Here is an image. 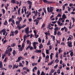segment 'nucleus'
<instances>
[{"label":"nucleus","mask_w":75,"mask_h":75,"mask_svg":"<svg viewBox=\"0 0 75 75\" xmlns=\"http://www.w3.org/2000/svg\"><path fill=\"white\" fill-rule=\"evenodd\" d=\"M25 32L27 36L26 35H25L23 36V42H25V40H26L25 39L27 38V37H28V27L27 28H25Z\"/></svg>","instance_id":"f257e3e1"},{"label":"nucleus","mask_w":75,"mask_h":75,"mask_svg":"<svg viewBox=\"0 0 75 75\" xmlns=\"http://www.w3.org/2000/svg\"><path fill=\"white\" fill-rule=\"evenodd\" d=\"M53 9H54V8H53V7H50V11L49 10H50V8L49 7H47V11L48 12H49V13H51V12L52 14L53 15L55 14V13H52V11H53Z\"/></svg>","instance_id":"f03ea898"},{"label":"nucleus","mask_w":75,"mask_h":75,"mask_svg":"<svg viewBox=\"0 0 75 75\" xmlns=\"http://www.w3.org/2000/svg\"><path fill=\"white\" fill-rule=\"evenodd\" d=\"M11 51H12V48H10L8 50H6L5 52L6 54H8V56L10 57V55H11L10 52H11Z\"/></svg>","instance_id":"7ed1b4c3"},{"label":"nucleus","mask_w":75,"mask_h":75,"mask_svg":"<svg viewBox=\"0 0 75 75\" xmlns=\"http://www.w3.org/2000/svg\"><path fill=\"white\" fill-rule=\"evenodd\" d=\"M33 44L34 50H36L37 49V45L36 44H38V42H34L33 43Z\"/></svg>","instance_id":"20e7f679"},{"label":"nucleus","mask_w":75,"mask_h":75,"mask_svg":"<svg viewBox=\"0 0 75 75\" xmlns=\"http://www.w3.org/2000/svg\"><path fill=\"white\" fill-rule=\"evenodd\" d=\"M28 3L29 4V9H31L32 7V4H33V3H32V2L31 1H28Z\"/></svg>","instance_id":"39448f33"},{"label":"nucleus","mask_w":75,"mask_h":75,"mask_svg":"<svg viewBox=\"0 0 75 75\" xmlns=\"http://www.w3.org/2000/svg\"><path fill=\"white\" fill-rule=\"evenodd\" d=\"M23 57L20 56V57H19L18 58V59L16 61V62H20V60H21V59H23Z\"/></svg>","instance_id":"423d86ee"},{"label":"nucleus","mask_w":75,"mask_h":75,"mask_svg":"<svg viewBox=\"0 0 75 75\" xmlns=\"http://www.w3.org/2000/svg\"><path fill=\"white\" fill-rule=\"evenodd\" d=\"M67 45L69 47H70V48L72 47V42H69V43Z\"/></svg>","instance_id":"0eeeda50"},{"label":"nucleus","mask_w":75,"mask_h":75,"mask_svg":"<svg viewBox=\"0 0 75 75\" xmlns=\"http://www.w3.org/2000/svg\"><path fill=\"white\" fill-rule=\"evenodd\" d=\"M70 36L71 37H69V38L67 39V41H69V40H71L73 38V36L72 35H70Z\"/></svg>","instance_id":"6e6552de"},{"label":"nucleus","mask_w":75,"mask_h":75,"mask_svg":"<svg viewBox=\"0 0 75 75\" xmlns=\"http://www.w3.org/2000/svg\"><path fill=\"white\" fill-rule=\"evenodd\" d=\"M12 23H11V25L13 27H14V25H13V24H15V21H14V20L12 19Z\"/></svg>","instance_id":"1a4fd4ad"},{"label":"nucleus","mask_w":75,"mask_h":75,"mask_svg":"<svg viewBox=\"0 0 75 75\" xmlns=\"http://www.w3.org/2000/svg\"><path fill=\"white\" fill-rule=\"evenodd\" d=\"M13 67L12 68V69H15V68L17 69V68H18V66H17L16 64H15L14 65H13Z\"/></svg>","instance_id":"9d476101"},{"label":"nucleus","mask_w":75,"mask_h":75,"mask_svg":"<svg viewBox=\"0 0 75 75\" xmlns=\"http://www.w3.org/2000/svg\"><path fill=\"white\" fill-rule=\"evenodd\" d=\"M18 28V30H20L22 28L21 26H20V25H17V28Z\"/></svg>","instance_id":"9b49d317"},{"label":"nucleus","mask_w":75,"mask_h":75,"mask_svg":"<svg viewBox=\"0 0 75 75\" xmlns=\"http://www.w3.org/2000/svg\"><path fill=\"white\" fill-rule=\"evenodd\" d=\"M23 71H25H25H27V72H28V69L26 67L23 68Z\"/></svg>","instance_id":"f8f14e48"},{"label":"nucleus","mask_w":75,"mask_h":75,"mask_svg":"<svg viewBox=\"0 0 75 75\" xmlns=\"http://www.w3.org/2000/svg\"><path fill=\"white\" fill-rule=\"evenodd\" d=\"M49 58H50V56L48 55H47L45 57V60H47V61H49L48 59H49Z\"/></svg>","instance_id":"ddd939ff"},{"label":"nucleus","mask_w":75,"mask_h":75,"mask_svg":"<svg viewBox=\"0 0 75 75\" xmlns=\"http://www.w3.org/2000/svg\"><path fill=\"white\" fill-rule=\"evenodd\" d=\"M34 22H35L36 21V25H38V19H35L34 21Z\"/></svg>","instance_id":"4468645a"},{"label":"nucleus","mask_w":75,"mask_h":75,"mask_svg":"<svg viewBox=\"0 0 75 75\" xmlns=\"http://www.w3.org/2000/svg\"><path fill=\"white\" fill-rule=\"evenodd\" d=\"M62 49L61 48H59V50H58L59 51V54H60L61 52H63V50H61Z\"/></svg>","instance_id":"2eb2a0df"},{"label":"nucleus","mask_w":75,"mask_h":75,"mask_svg":"<svg viewBox=\"0 0 75 75\" xmlns=\"http://www.w3.org/2000/svg\"><path fill=\"white\" fill-rule=\"evenodd\" d=\"M23 8H24L25 14H26V12L27 11V8H26V6H23Z\"/></svg>","instance_id":"dca6fc26"},{"label":"nucleus","mask_w":75,"mask_h":75,"mask_svg":"<svg viewBox=\"0 0 75 75\" xmlns=\"http://www.w3.org/2000/svg\"><path fill=\"white\" fill-rule=\"evenodd\" d=\"M7 24H8V23H7V21L6 20L5 21V22L4 23V25H7Z\"/></svg>","instance_id":"f3484780"},{"label":"nucleus","mask_w":75,"mask_h":75,"mask_svg":"<svg viewBox=\"0 0 75 75\" xmlns=\"http://www.w3.org/2000/svg\"><path fill=\"white\" fill-rule=\"evenodd\" d=\"M16 51L15 50H13V51L12 52V54H13V55H14V56H15V55H16Z\"/></svg>","instance_id":"a211bd4d"},{"label":"nucleus","mask_w":75,"mask_h":75,"mask_svg":"<svg viewBox=\"0 0 75 75\" xmlns=\"http://www.w3.org/2000/svg\"><path fill=\"white\" fill-rule=\"evenodd\" d=\"M62 18H64V19H65L66 18H67V17L66 16V15H65V14H63L62 16Z\"/></svg>","instance_id":"6ab92c4d"},{"label":"nucleus","mask_w":75,"mask_h":75,"mask_svg":"<svg viewBox=\"0 0 75 75\" xmlns=\"http://www.w3.org/2000/svg\"><path fill=\"white\" fill-rule=\"evenodd\" d=\"M29 48L30 50H34V48H33V47L31 46H28V48Z\"/></svg>","instance_id":"aec40b11"},{"label":"nucleus","mask_w":75,"mask_h":75,"mask_svg":"<svg viewBox=\"0 0 75 75\" xmlns=\"http://www.w3.org/2000/svg\"><path fill=\"white\" fill-rule=\"evenodd\" d=\"M23 48L24 47H21L19 48V51H22L23 50Z\"/></svg>","instance_id":"412c9836"},{"label":"nucleus","mask_w":75,"mask_h":75,"mask_svg":"<svg viewBox=\"0 0 75 75\" xmlns=\"http://www.w3.org/2000/svg\"><path fill=\"white\" fill-rule=\"evenodd\" d=\"M18 33V30H16L15 31L14 34H15L16 35H17Z\"/></svg>","instance_id":"4be33fe9"},{"label":"nucleus","mask_w":75,"mask_h":75,"mask_svg":"<svg viewBox=\"0 0 75 75\" xmlns=\"http://www.w3.org/2000/svg\"><path fill=\"white\" fill-rule=\"evenodd\" d=\"M61 34H62V33H60V31H58L57 33V35H58V36H59V35H61Z\"/></svg>","instance_id":"5701e85b"},{"label":"nucleus","mask_w":75,"mask_h":75,"mask_svg":"<svg viewBox=\"0 0 75 75\" xmlns=\"http://www.w3.org/2000/svg\"><path fill=\"white\" fill-rule=\"evenodd\" d=\"M16 25H18V24L20 23V22L19 21H16Z\"/></svg>","instance_id":"b1692460"},{"label":"nucleus","mask_w":75,"mask_h":75,"mask_svg":"<svg viewBox=\"0 0 75 75\" xmlns=\"http://www.w3.org/2000/svg\"><path fill=\"white\" fill-rule=\"evenodd\" d=\"M40 49H41V48H43V47H42V44H41L40 46H39Z\"/></svg>","instance_id":"393cba45"},{"label":"nucleus","mask_w":75,"mask_h":75,"mask_svg":"<svg viewBox=\"0 0 75 75\" xmlns=\"http://www.w3.org/2000/svg\"><path fill=\"white\" fill-rule=\"evenodd\" d=\"M43 11L44 12V13H45V14H47V11H46V9H45V8H43Z\"/></svg>","instance_id":"a878e982"},{"label":"nucleus","mask_w":75,"mask_h":75,"mask_svg":"<svg viewBox=\"0 0 75 75\" xmlns=\"http://www.w3.org/2000/svg\"><path fill=\"white\" fill-rule=\"evenodd\" d=\"M62 16L60 13H58V15L56 16V17H61Z\"/></svg>","instance_id":"bb28decb"},{"label":"nucleus","mask_w":75,"mask_h":75,"mask_svg":"<svg viewBox=\"0 0 75 75\" xmlns=\"http://www.w3.org/2000/svg\"><path fill=\"white\" fill-rule=\"evenodd\" d=\"M45 23H43L42 25V27H41V28L42 29L44 27H45Z\"/></svg>","instance_id":"cd10ccee"},{"label":"nucleus","mask_w":75,"mask_h":75,"mask_svg":"<svg viewBox=\"0 0 75 75\" xmlns=\"http://www.w3.org/2000/svg\"><path fill=\"white\" fill-rule=\"evenodd\" d=\"M51 44V41L49 40L47 43V45H50Z\"/></svg>","instance_id":"c85d7f7f"},{"label":"nucleus","mask_w":75,"mask_h":75,"mask_svg":"<svg viewBox=\"0 0 75 75\" xmlns=\"http://www.w3.org/2000/svg\"><path fill=\"white\" fill-rule=\"evenodd\" d=\"M70 55L71 57H73V55H74V52H71L70 54Z\"/></svg>","instance_id":"c756f323"},{"label":"nucleus","mask_w":75,"mask_h":75,"mask_svg":"<svg viewBox=\"0 0 75 75\" xmlns=\"http://www.w3.org/2000/svg\"><path fill=\"white\" fill-rule=\"evenodd\" d=\"M52 55H53V53H51V54L50 55V57L51 59H52Z\"/></svg>","instance_id":"7c9ffc66"},{"label":"nucleus","mask_w":75,"mask_h":75,"mask_svg":"<svg viewBox=\"0 0 75 75\" xmlns=\"http://www.w3.org/2000/svg\"><path fill=\"white\" fill-rule=\"evenodd\" d=\"M59 60H58V59H56V60H55L54 62H56L57 64V63H58V62H59Z\"/></svg>","instance_id":"2f4dec72"},{"label":"nucleus","mask_w":75,"mask_h":75,"mask_svg":"<svg viewBox=\"0 0 75 75\" xmlns=\"http://www.w3.org/2000/svg\"><path fill=\"white\" fill-rule=\"evenodd\" d=\"M54 72H55V69H52L50 73H51L52 74V73H54Z\"/></svg>","instance_id":"473e14b6"},{"label":"nucleus","mask_w":75,"mask_h":75,"mask_svg":"<svg viewBox=\"0 0 75 75\" xmlns=\"http://www.w3.org/2000/svg\"><path fill=\"white\" fill-rule=\"evenodd\" d=\"M41 57H40L39 59L38 60V62H40V61H41Z\"/></svg>","instance_id":"72a5a7b5"},{"label":"nucleus","mask_w":75,"mask_h":75,"mask_svg":"<svg viewBox=\"0 0 75 75\" xmlns=\"http://www.w3.org/2000/svg\"><path fill=\"white\" fill-rule=\"evenodd\" d=\"M19 67H24V66L23 65L22 63H19Z\"/></svg>","instance_id":"f704fd0d"},{"label":"nucleus","mask_w":75,"mask_h":75,"mask_svg":"<svg viewBox=\"0 0 75 75\" xmlns=\"http://www.w3.org/2000/svg\"><path fill=\"white\" fill-rule=\"evenodd\" d=\"M61 72V71H60V70L59 69H58L57 70V73L58 74H59Z\"/></svg>","instance_id":"c9c22d12"},{"label":"nucleus","mask_w":75,"mask_h":75,"mask_svg":"<svg viewBox=\"0 0 75 75\" xmlns=\"http://www.w3.org/2000/svg\"><path fill=\"white\" fill-rule=\"evenodd\" d=\"M65 6H64V5H63V7H62V11H64L65 10Z\"/></svg>","instance_id":"e433bc0d"},{"label":"nucleus","mask_w":75,"mask_h":75,"mask_svg":"<svg viewBox=\"0 0 75 75\" xmlns=\"http://www.w3.org/2000/svg\"><path fill=\"white\" fill-rule=\"evenodd\" d=\"M43 2L44 3H47V4H48V1L47 0H44L43 1Z\"/></svg>","instance_id":"4c0bfd02"},{"label":"nucleus","mask_w":75,"mask_h":75,"mask_svg":"<svg viewBox=\"0 0 75 75\" xmlns=\"http://www.w3.org/2000/svg\"><path fill=\"white\" fill-rule=\"evenodd\" d=\"M55 2L54 1H49L48 2V4H51L52 3H55Z\"/></svg>","instance_id":"58836bf2"},{"label":"nucleus","mask_w":75,"mask_h":75,"mask_svg":"<svg viewBox=\"0 0 75 75\" xmlns=\"http://www.w3.org/2000/svg\"><path fill=\"white\" fill-rule=\"evenodd\" d=\"M64 28L65 30V32H67L68 31V29H67V28L65 27V26H64Z\"/></svg>","instance_id":"ea45409f"},{"label":"nucleus","mask_w":75,"mask_h":75,"mask_svg":"<svg viewBox=\"0 0 75 75\" xmlns=\"http://www.w3.org/2000/svg\"><path fill=\"white\" fill-rule=\"evenodd\" d=\"M57 30H58V27H56L54 29V31H57Z\"/></svg>","instance_id":"a19ab883"},{"label":"nucleus","mask_w":75,"mask_h":75,"mask_svg":"<svg viewBox=\"0 0 75 75\" xmlns=\"http://www.w3.org/2000/svg\"><path fill=\"white\" fill-rule=\"evenodd\" d=\"M21 20H22V18L21 17H20L19 19V21L20 22V21H21Z\"/></svg>","instance_id":"79ce46f5"},{"label":"nucleus","mask_w":75,"mask_h":75,"mask_svg":"<svg viewBox=\"0 0 75 75\" xmlns=\"http://www.w3.org/2000/svg\"><path fill=\"white\" fill-rule=\"evenodd\" d=\"M11 3H13V4H14V3H16V1H14V0H12L11 1Z\"/></svg>","instance_id":"37998d69"},{"label":"nucleus","mask_w":75,"mask_h":75,"mask_svg":"<svg viewBox=\"0 0 75 75\" xmlns=\"http://www.w3.org/2000/svg\"><path fill=\"white\" fill-rule=\"evenodd\" d=\"M38 17H40L41 16V13L40 12H38Z\"/></svg>","instance_id":"c03bdc74"},{"label":"nucleus","mask_w":75,"mask_h":75,"mask_svg":"<svg viewBox=\"0 0 75 75\" xmlns=\"http://www.w3.org/2000/svg\"><path fill=\"white\" fill-rule=\"evenodd\" d=\"M42 54L43 55V57H45V53L43 52V53H42Z\"/></svg>","instance_id":"a18cd8bd"},{"label":"nucleus","mask_w":75,"mask_h":75,"mask_svg":"<svg viewBox=\"0 0 75 75\" xmlns=\"http://www.w3.org/2000/svg\"><path fill=\"white\" fill-rule=\"evenodd\" d=\"M12 35V37H14V34L10 33L9 35L10 37H11V36Z\"/></svg>","instance_id":"49530a36"},{"label":"nucleus","mask_w":75,"mask_h":75,"mask_svg":"<svg viewBox=\"0 0 75 75\" xmlns=\"http://www.w3.org/2000/svg\"><path fill=\"white\" fill-rule=\"evenodd\" d=\"M39 42H41V39H40V38H39V40H38Z\"/></svg>","instance_id":"de8ad7c7"},{"label":"nucleus","mask_w":75,"mask_h":75,"mask_svg":"<svg viewBox=\"0 0 75 75\" xmlns=\"http://www.w3.org/2000/svg\"><path fill=\"white\" fill-rule=\"evenodd\" d=\"M37 74L38 75H39L40 74V71L39 70H38V71Z\"/></svg>","instance_id":"09e8293b"},{"label":"nucleus","mask_w":75,"mask_h":75,"mask_svg":"<svg viewBox=\"0 0 75 75\" xmlns=\"http://www.w3.org/2000/svg\"><path fill=\"white\" fill-rule=\"evenodd\" d=\"M58 53H57L56 54L55 57L58 58Z\"/></svg>","instance_id":"8fccbe9b"},{"label":"nucleus","mask_w":75,"mask_h":75,"mask_svg":"<svg viewBox=\"0 0 75 75\" xmlns=\"http://www.w3.org/2000/svg\"><path fill=\"white\" fill-rule=\"evenodd\" d=\"M2 10L3 11V14H5V10H4V9H2Z\"/></svg>","instance_id":"3c124183"},{"label":"nucleus","mask_w":75,"mask_h":75,"mask_svg":"<svg viewBox=\"0 0 75 75\" xmlns=\"http://www.w3.org/2000/svg\"><path fill=\"white\" fill-rule=\"evenodd\" d=\"M12 21V19L11 18H10L9 19L8 21L9 22V23H10V22H11Z\"/></svg>","instance_id":"603ef678"},{"label":"nucleus","mask_w":75,"mask_h":75,"mask_svg":"<svg viewBox=\"0 0 75 75\" xmlns=\"http://www.w3.org/2000/svg\"><path fill=\"white\" fill-rule=\"evenodd\" d=\"M57 67L58 64H57L55 66H54V68H55V69H57Z\"/></svg>","instance_id":"864d4df0"},{"label":"nucleus","mask_w":75,"mask_h":75,"mask_svg":"<svg viewBox=\"0 0 75 75\" xmlns=\"http://www.w3.org/2000/svg\"><path fill=\"white\" fill-rule=\"evenodd\" d=\"M46 53L47 54H49V50H46Z\"/></svg>","instance_id":"5fc2aeb1"},{"label":"nucleus","mask_w":75,"mask_h":75,"mask_svg":"<svg viewBox=\"0 0 75 75\" xmlns=\"http://www.w3.org/2000/svg\"><path fill=\"white\" fill-rule=\"evenodd\" d=\"M12 67H13V66L12 65H10L8 66L9 68H11Z\"/></svg>","instance_id":"6e6d98bb"},{"label":"nucleus","mask_w":75,"mask_h":75,"mask_svg":"<svg viewBox=\"0 0 75 75\" xmlns=\"http://www.w3.org/2000/svg\"><path fill=\"white\" fill-rule=\"evenodd\" d=\"M34 33L35 34V36L36 35V34H37V32H36L35 30H34Z\"/></svg>","instance_id":"4d7b16f0"},{"label":"nucleus","mask_w":75,"mask_h":75,"mask_svg":"<svg viewBox=\"0 0 75 75\" xmlns=\"http://www.w3.org/2000/svg\"><path fill=\"white\" fill-rule=\"evenodd\" d=\"M52 48H53V47H52V46L51 45H50L49 46L50 50H52Z\"/></svg>","instance_id":"13d9d810"},{"label":"nucleus","mask_w":75,"mask_h":75,"mask_svg":"<svg viewBox=\"0 0 75 75\" xmlns=\"http://www.w3.org/2000/svg\"><path fill=\"white\" fill-rule=\"evenodd\" d=\"M25 26H26V25H23L22 26H21L22 28H23L25 27Z\"/></svg>","instance_id":"bf43d9fd"},{"label":"nucleus","mask_w":75,"mask_h":75,"mask_svg":"<svg viewBox=\"0 0 75 75\" xmlns=\"http://www.w3.org/2000/svg\"><path fill=\"white\" fill-rule=\"evenodd\" d=\"M54 35H57V31H54Z\"/></svg>","instance_id":"052dcab7"},{"label":"nucleus","mask_w":75,"mask_h":75,"mask_svg":"<svg viewBox=\"0 0 75 75\" xmlns=\"http://www.w3.org/2000/svg\"><path fill=\"white\" fill-rule=\"evenodd\" d=\"M71 19L73 20V23H74L75 22V18H74L71 17Z\"/></svg>","instance_id":"680f3d73"},{"label":"nucleus","mask_w":75,"mask_h":75,"mask_svg":"<svg viewBox=\"0 0 75 75\" xmlns=\"http://www.w3.org/2000/svg\"><path fill=\"white\" fill-rule=\"evenodd\" d=\"M5 31H6L5 30V29H3L1 31V33H3Z\"/></svg>","instance_id":"e2e57ef3"},{"label":"nucleus","mask_w":75,"mask_h":75,"mask_svg":"<svg viewBox=\"0 0 75 75\" xmlns=\"http://www.w3.org/2000/svg\"><path fill=\"white\" fill-rule=\"evenodd\" d=\"M28 44H29V46H31V42L28 40Z\"/></svg>","instance_id":"0e129e2a"},{"label":"nucleus","mask_w":75,"mask_h":75,"mask_svg":"<svg viewBox=\"0 0 75 75\" xmlns=\"http://www.w3.org/2000/svg\"><path fill=\"white\" fill-rule=\"evenodd\" d=\"M7 40H4V41L3 44H6V42H7Z\"/></svg>","instance_id":"69168bd1"},{"label":"nucleus","mask_w":75,"mask_h":75,"mask_svg":"<svg viewBox=\"0 0 75 75\" xmlns=\"http://www.w3.org/2000/svg\"><path fill=\"white\" fill-rule=\"evenodd\" d=\"M61 45H65V43L63 42L61 43Z\"/></svg>","instance_id":"338daca9"},{"label":"nucleus","mask_w":75,"mask_h":75,"mask_svg":"<svg viewBox=\"0 0 75 75\" xmlns=\"http://www.w3.org/2000/svg\"><path fill=\"white\" fill-rule=\"evenodd\" d=\"M6 31H5L3 33V35H5V34H6Z\"/></svg>","instance_id":"774afa93"}]
</instances>
